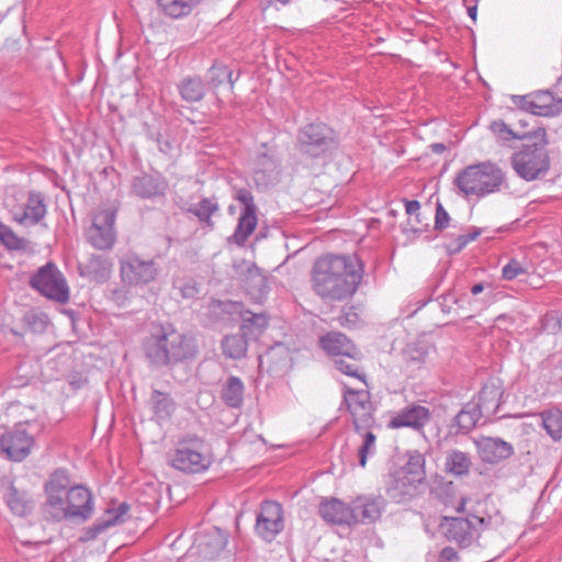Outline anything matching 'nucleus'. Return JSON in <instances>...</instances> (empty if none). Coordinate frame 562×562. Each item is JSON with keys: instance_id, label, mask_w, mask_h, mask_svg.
Listing matches in <instances>:
<instances>
[{"instance_id": "obj_1", "label": "nucleus", "mask_w": 562, "mask_h": 562, "mask_svg": "<svg viewBox=\"0 0 562 562\" xmlns=\"http://www.w3.org/2000/svg\"><path fill=\"white\" fill-rule=\"evenodd\" d=\"M363 272L362 261L356 255L328 254L313 265V289L324 300L344 301L357 292Z\"/></svg>"}, {"instance_id": "obj_2", "label": "nucleus", "mask_w": 562, "mask_h": 562, "mask_svg": "<svg viewBox=\"0 0 562 562\" xmlns=\"http://www.w3.org/2000/svg\"><path fill=\"white\" fill-rule=\"evenodd\" d=\"M143 348L146 358L156 367L176 364L194 357L196 352L193 340L170 323L154 325Z\"/></svg>"}, {"instance_id": "obj_3", "label": "nucleus", "mask_w": 562, "mask_h": 562, "mask_svg": "<svg viewBox=\"0 0 562 562\" xmlns=\"http://www.w3.org/2000/svg\"><path fill=\"white\" fill-rule=\"evenodd\" d=\"M453 183L464 198L476 200L507 188L505 172L490 160L463 168L456 176Z\"/></svg>"}, {"instance_id": "obj_4", "label": "nucleus", "mask_w": 562, "mask_h": 562, "mask_svg": "<svg viewBox=\"0 0 562 562\" xmlns=\"http://www.w3.org/2000/svg\"><path fill=\"white\" fill-rule=\"evenodd\" d=\"M469 503L470 501L463 497L456 508L458 513H468L467 517H446L448 520L447 538L464 548L474 543L483 530L497 528L504 522V518L498 510H495L494 515L484 516L481 515V503H477L479 508L473 512L468 508Z\"/></svg>"}, {"instance_id": "obj_5", "label": "nucleus", "mask_w": 562, "mask_h": 562, "mask_svg": "<svg viewBox=\"0 0 562 562\" xmlns=\"http://www.w3.org/2000/svg\"><path fill=\"white\" fill-rule=\"evenodd\" d=\"M527 140L528 143L513 154L510 161L513 169L521 179L532 181L546 175L550 168L546 130L539 127L532 131Z\"/></svg>"}, {"instance_id": "obj_6", "label": "nucleus", "mask_w": 562, "mask_h": 562, "mask_svg": "<svg viewBox=\"0 0 562 562\" xmlns=\"http://www.w3.org/2000/svg\"><path fill=\"white\" fill-rule=\"evenodd\" d=\"M170 464L183 473H202L212 464L205 440L196 435H187L178 440Z\"/></svg>"}, {"instance_id": "obj_7", "label": "nucleus", "mask_w": 562, "mask_h": 562, "mask_svg": "<svg viewBox=\"0 0 562 562\" xmlns=\"http://www.w3.org/2000/svg\"><path fill=\"white\" fill-rule=\"evenodd\" d=\"M70 476L64 469H57L45 483V515L54 521L68 520V487Z\"/></svg>"}, {"instance_id": "obj_8", "label": "nucleus", "mask_w": 562, "mask_h": 562, "mask_svg": "<svg viewBox=\"0 0 562 562\" xmlns=\"http://www.w3.org/2000/svg\"><path fill=\"white\" fill-rule=\"evenodd\" d=\"M119 263L121 281L130 288L143 289L159 276V267L154 259H144L135 252L125 254Z\"/></svg>"}, {"instance_id": "obj_9", "label": "nucleus", "mask_w": 562, "mask_h": 562, "mask_svg": "<svg viewBox=\"0 0 562 562\" xmlns=\"http://www.w3.org/2000/svg\"><path fill=\"white\" fill-rule=\"evenodd\" d=\"M30 284L42 295L58 303H66L69 300L67 281L53 262H47L41 267L31 278Z\"/></svg>"}, {"instance_id": "obj_10", "label": "nucleus", "mask_w": 562, "mask_h": 562, "mask_svg": "<svg viewBox=\"0 0 562 562\" xmlns=\"http://www.w3.org/2000/svg\"><path fill=\"white\" fill-rule=\"evenodd\" d=\"M300 150L311 157H321L335 146V133L324 123L303 126L297 135Z\"/></svg>"}, {"instance_id": "obj_11", "label": "nucleus", "mask_w": 562, "mask_h": 562, "mask_svg": "<svg viewBox=\"0 0 562 562\" xmlns=\"http://www.w3.org/2000/svg\"><path fill=\"white\" fill-rule=\"evenodd\" d=\"M116 211L113 209H101L93 216L92 225L88 229L90 244L100 250L112 249L115 239Z\"/></svg>"}, {"instance_id": "obj_12", "label": "nucleus", "mask_w": 562, "mask_h": 562, "mask_svg": "<svg viewBox=\"0 0 562 562\" xmlns=\"http://www.w3.org/2000/svg\"><path fill=\"white\" fill-rule=\"evenodd\" d=\"M284 529L283 508L273 501H265L256 518L255 531L265 541H272Z\"/></svg>"}, {"instance_id": "obj_13", "label": "nucleus", "mask_w": 562, "mask_h": 562, "mask_svg": "<svg viewBox=\"0 0 562 562\" xmlns=\"http://www.w3.org/2000/svg\"><path fill=\"white\" fill-rule=\"evenodd\" d=\"M234 198L243 205V210L233 237L238 245H244L257 226V206L248 189H238Z\"/></svg>"}, {"instance_id": "obj_14", "label": "nucleus", "mask_w": 562, "mask_h": 562, "mask_svg": "<svg viewBox=\"0 0 562 562\" xmlns=\"http://www.w3.org/2000/svg\"><path fill=\"white\" fill-rule=\"evenodd\" d=\"M514 103L521 110L538 116H553L562 109V101L549 91H539L530 95H514Z\"/></svg>"}, {"instance_id": "obj_15", "label": "nucleus", "mask_w": 562, "mask_h": 562, "mask_svg": "<svg viewBox=\"0 0 562 562\" xmlns=\"http://www.w3.org/2000/svg\"><path fill=\"white\" fill-rule=\"evenodd\" d=\"M344 398L352 416L355 430L360 431L362 428H369L374 422L369 393L363 390L352 391L347 389Z\"/></svg>"}, {"instance_id": "obj_16", "label": "nucleus", "mask_w": 562, "mask_h": 562, "mask_svg": "<svg viewBox=\"0 0 562 562\" xmlns=\"http://www.w3.org/2000/svg\"><path fill=\"white\" fill-rule=\"evenodd\" d=\"M280 162L276 156V151L262 145L261 151L258 153L254 165V180L257 187L268 188L278 181L280 173Z\"/></svg>"}, {"instance_id": "obj_17", "label": "nucleus", "mask_w": 562, "mask_h": 562, "mask_svg": "<svg viewBox=\"0 0 562 562\" xmlns=\"http://www.w3.org/2000/svg\"><path fill=\"white\" fill-rule=\"evenodd\" d=\"M68 521L85 522L93 514V496L83 485H71L68 487Z\"/></svg>"}, {"instance_id": "obj_18", "label": "nucleus", "mask_w": 562, "mask_h": 562, "mask_svg": "<svg viewBox=\"0 0 562 562\" xmlns=\"http://www.w3.org/2000/svg\"><path fill=\"white\" fill-rule=\"evenodd\" d=\"M34 439L26 430L16 427L0 438V447L7 457L15 462L24 460L33 447Z\"/></svg>"}, {"instance_id": "obj_19", "label": "nucleus", "mask_w": 562, "mask_h": 562, "mask_svg": "<svg viewBox=\"0 0 562 562\" xmlns=\"http://www.w3.org/2000/svg\"><path fill=\"white\" fill-rule=\"evenodd\" d=\"M47 213V205L41 192H30L23 206L12 210V218L20 225L38 224Z\"/></svg>"}, {"instance_id": "obj_20", "label": "nucleus", "mask_w": 562, "mask_h": 562, "mask_svg": "<svg viewBox=\"0 0 562 562\" xmlns=\"http://www.w3.org/2000/svg\"><path fill=\"white\" fill-rule=\"evenodd\" d=\"M318 514L328 524L331 525H356L357 514L352 510V506H348L346 503L330 498L319 503Z\"/></svg>"}, {"instance_id": "obj_21", "label": "nucleus", "mask_w": 562, "mask_h": 562, "mask_svg": "<svg viewBox=\"0 0 562 562\" xmlns=\"http://www.w3.org/2000/svg\"><path fill=\"white\" fill-rule=\"evenodd\" d=\"M168 182L161 175L143 173L133 178L131 190L134 195L143 200L164 196Z\"/></svg>"}, {"instance_id": "obj_22", "label": "nucleus", "mask_w": 562, "mask_h": 562, "mask_svg": "<svg viewBox=\"0 0 562 562\" xmlns=\"http://www.w3.org/2000/svg\"><path fill=\"white\" fill-rule=\"evenodd\" d=\"M503 386L496 379H491L482 386L474 403L486 418L497 414L503 396Z\"/></svg>"}, {"instance_id": "obj_23", "label": "nucleus", "mask_w": 562, "mask_h": 562, "mask_svg": "<svg viewBox=\"0 0 562 562\" xmlns=\"http://www.w3.org/2000/svg\"><path fill=\"white\" fill-rule=\"evenodd\" d=\"M430 419V412L422 405H411L401 409L390 422L393 428H423Z\"/></svg>"}, {"instance_id": "obj_24", "label": "nucleus", "mask_w": 562, "mask_h": 562, "mask_svg": "<svg viewBox=\"0 0 562 562\" xmlns=\"http://www.w3.org/2000/svg\"><path fill=\"white\" fill-rule=\"evenodd\" d=\"M476 446L480 458L486 463H497L509 458L514 451L510 443L499 438L484 437Z\"/></svg>"}, {"instance_id": "obj_25", "label": "nucleus", "mask_w": 562, "mask_h": 562, "mask_svg": "<svg viewBox=\"0 0 562 562\" xmlns=\"http://www.w3.org/2000/svg\"><path fill=\"white\" fill-rule=\"evenodd\" d=\"M384 506L382 497H358L352 504V510L357 514V524H371L378 520Z\"/></svg>"}, {"instance_id": "obj_26", "label": "nucleus", "mask_w": 562, "mask_h": 562, "mask_svg": "<svg viewBox=\"0 0 562 562\" xmlns=\"http://www.w3.org/2000/svg\"><path fill=\"white\" fill-rule=\"evenodd\" d=\"M418 484L396 470L390 474L386 492L394 502L402 503L414 495Z\"/></svg>"}, {"instance_id": "obj_27", "label": "nucleus", "mask_w": 562, "mask_h": 562, "mask_svg": "<svg viewBox=\"0 0 562 562\" xmlns=\"http://www.w3.org/2000/svg\"><path fill=\"white\" fill-rule=\"evenodd\" d=\"M3 499L11 513L19 517L30 515L34 508L32 497L25 491L18 490L12 483L8 486Z\"/></svg>"}, {"instance_id": "obj_28", "label": "nucleus", "mask_w": 562, "mask_h": 562, "mask_svg": "<svg viewBox=\"0 0 562 562\" xmlns=\"http://www.w3.org/2000/svg\"><path fill=\"white\" fill-rule=\"evenodd\" d=\"M79 269L82 277L95 282H105L111 274L112 261L109 257L93 255Z\"/></svg>"}, {"instance_id": "obj_29", "label": "nucleus", "mask_w": 562, "mask_h": 562, "mask_svg": "<svg viewBox=\"0 0 562 562\" xmlns=\"http://www.w3.org/2000/svg\"><path fill=\"white\" fill-rule=\"evenodd\" d=\"M240 319V333L249 340L258 339L268 326V316L261 312L243 311Z\"/></svg>"}, {"instance_id": "obj_30", "label": "nucleus", "mask_w": 562, "mask_h": 562, "mask_svg": "<svg viewBox=\"0 0 562 562\" xmlns=\"http://www.w3.org/2000/svg\"><path fill=\"white\" fill-rule=\"evenodd\" d=\"M203 0H156L160 12L173 20L189 16Z\"/></svg>"}, {"instance_id": "obj_31", "label": "nucleus", "mask_w": 562, "mask_h": 562, "mask_svg": "<svg viewBox=\"0 0 562 562\" xmlns=\"http://www.w3.org/2000/svg\"><path fill=\"white\" fill-rule=\"evenodd\" d=\"M321 347L328 355L339 358L355 353V345L344 334L329 333L321 338Z\"/></svg>"}, {"instance_id": "obj_32", "label": "nucleus", "mask_w": 562, "mask_h": 562, "mask_svg": "<svg viewBox=\"0 0 562 562\" xmlns=\"http://www.w3.org/2000/svg\"><path fill=\"white\" fill-rule=\"evenodd\" d=\"M149 405L151 407L154 418L158 423L168 420L176 409V404L172 397L168 393H164L158 390L153 391Z\"/></svg>"}, {"instance_id": "obj_33", "label": "nucleus", "mask_w": 562, "mask_h": 562, "mask_svg": "<svg viewBox=\"0 0 562 562\" xmlns=\"http://www.w3.org/2000/svg\"><path fill=\"white\" fill-rule=\"evenodd\" d=\"M244 392L243 381L238 376L231 375L223 385L221 397L227 406L239 408L244 402Z\"/></svg>"}, {"instance_id": "obj_34", "label": "nucleus", "mask_w": 562, "mask_h": 562, "mask_svg": "<svg viewBox=\"0 0 562 562\" xmlns=\"http://www.w3.org/2000/svg\"><path fill=\"white\" fill-rule=\"evenodd\" d=\"M178 90L184 101L199 102L205 94V85L200 77H187L179 82Z\"/></svg>"}, {"instance_id": "obj_35", "label": "nucleus", "mask_w": 562, "mask_h": 562, "mask_svg": "<svg viewBox=\"0 0 562 562\" xmlns=\"http://www.w3.org/2000/svg\"><path fill=\"white\" fill-rule=\"evenodd\" d=\"M249 339L240 334L227 335L222 340V350L226 358L241 359L246 356Z\"/></svg>"}, {"instance_id": "obj_36", "label": "nucleus", "mask_w": 562, "mask_h": 562, "mask_svg": "<svg viewBox=\"0 0 562 562\" xmlns=\"http://www.w3.org/2000/svg\"><path fill=\"white\" fill-rule=\"evenodd\" d=\"M542 426L553 441L562 439V411L553 407L541 414Z\"/></svg>"}, {"instance_id": "obj_37", "label": "nucleus", "mask_w": 562, "mask_h": 562, "mask_svg": "<svg viewBox=\"0 0 562 562\" xmlns=\"http://www.w3.org/2000/svg\"><path fill=\"white\" fill-rule=\"evenodd\" d=\"M471 459L468 453L460 450H452L446 457V471L456 476L468 474L471 468Z\"/></svg>"}, {"instance_id": "obj_38", "label": "nucleus", "mask_w": 562, "mask_h": 562, "mask_svg": "<svg viewBox=\"0 0 562 562\" xmlns=\"http://www.w3.org/2000/svg\"><path fill=\"white\" fill-rule=\"evenodd\" d=\"M360 437L357 456L360 467L364 468L369 458L376 453V436L368 428L356 431Z\"/></svg>"}, {"instance_id": "obj_39", "label": "nucleus", "mask_w": 562, "mask_h": 562, "mask_svg": "<svg viewBox=\"0 0 562 562\" xmlns=\"http://www.w3.org/2000/svg\"><path fill=\"white\" fill-rule=\"evenodd\" d=\"M397 471L413 482L422 483L425 480V459L417 451L411 452L407 462Z\"/></svg>"}, {"instance_id": "obj_40", "label": "nucleus", "mask_w": 562, "mask_h": 562, "mask_svg": "<svg viewBox=\"0 0 562 562\" xmlns=\"http://www.w3.org/2000/svg\"><path fill=\"white\" fill-rule=\"evenodd\" d=\"M481 417L485 415L474 403H469L456 416V424L460 430L468 432L475 427Z\"/></svg>"}, {"instance_id": "obj_41", "label": "nucleus", "mask_w": 562, "mask_h": 562, "mask_svg": "<svg viewBox=\"0 0 562 562\" xmlns=\"http://www.w3.org/2000/svg\"><path fill=\"white\" fill-rule=\"evenodd\" d=\"M217 210L218 204L215 199L204 198L196 204L192 205L189 209V212L194 214L200 220V222L212 225L211 217L215 212H217Z\"/></svg>"}, {"instance_id": "obj_42", "label": "nucleus", "mask_w": 562, "mask_h": 562, "mask_svg": "<svg viewBox=\"0 0 562 562\" xmlns=\"http://www.w3.org/2000/svg\"><path fill=\"white\" fill-rule=\"evenodd\" d=\"M0 241L9 250H24L27 240L18 236L13 229L0 221Z\"/></svg>"}, {"instance_id": "obj_43", "label": "nucleus", "mask_w": 562, "mask_h": 562, "mask_svg": "<svg viewBox=\"0 0 562 562\" xmlns=\"http://www.w3.org/2000/svg\"><path fill=\"white\" fill-rule=\"evenodd\" d=\"M429 353V346L425 342H412L406 346L403 351L404 359L407 363L420 366L424 363Z\"/></svg>"}, {"instance_id": "obj_44", "label": "nucleus", "mask_w": 562, "mask_h": 562, "mask_svg": "<svg viewBox=\"0 0 562 562\" xmlns=\"http://www.w3.org/2000/svg\"><path fill=\"white\" fill-rule=\"evenodd\" d=\"M128 510L130 506L126 503H121L116 508H108L98 520L106 530L110 527L124 522Z\"/></svg>"}, {"instance_id": "obj_45", "label": "nucleus", "mask_w": 562, "mask_h": 562, "mask_svg": "<svg viewBox=\"0 0 562 562\" xmlns=\"http://www.w3.org/2000/svg\"><path fill=\"white\" fill-rule=\"evenodd\" d=\"M490 130L501 142L512 139L526 140L530 136V133L519 134L514 132L503 120L493 121L490 125Z\"/></svg>"}, {"instance_id": "obj_46", "label": "nucleus", "mask_w": 562, "mask_h": 562, "mask_svg": "<svg viewBox=\"0 0 562 562\" xmlns=\"http://www.w3.org/2000/svg\"><path fill=\"white\" fill-rule=\"evenodd\" d=\"M357 355H358L357 349H355V353L335 358L334 359L335 368L348 376H355V378L361 379V376L359 374V366H358V362L356 359Z\"/></svg>"}, {"instance_id": "obj_47", "label": "nucleus", "mask_w": 562, "mask_h": 562, "mask_svg": "<svg viewBox=\"0 0 562 562\" xmlns=\"http://www.w3.org/2000/svg\"><path fill=\"white\" fill-rule=\"evenodd\" d=\"M205 544L210 547V550L205 554L214 555L223 551L227 544L226 535L218 528H214L207 535V541L200 543L199 546Z\"/></svg>"}, {"instance_id": "obj_48", "label": "nucleus", "mask_w": 562, "mask_h": 562, "mask_svg": "<svg viewBox=\"0 0 562 562\" xmlns=\"http://www.w3.org/2000/svg\"><path fill=\"white\" fill-rule=\"evenodd\" d=\"M232 71L221 65H215L211 67L209 70V85L216 89L218 86H221L225 80L229 82L231 89L233 88L234 80L232 79Z\"/></svg>"}, {"instance_id": "obj_49", "label": "nucleus", "mask_w": 562, "mask_h": 562, "mask_svg": "<svg viewBox=\"0 0 562 562\" xmlns=\"http://www.w3.org/2000/svg\"><path fill=\"white\" fill-rule=\"evenodd\" d=\"M542 329L548 333L555 335L562 330V316L558 312H548L541 319Z\"/></svg>"}, {"instance_id": "obj_50", "label": "nucleus", "mask_w": 562, "mask_h": 562, "mask_svg": "<svg viewBox=\"0 0 562 562\" xmlns=\"http://www.w3.org/2000/svg\"><path fill=\"white\" fill-rule=\"evenodd\" d=\"M481 235V229L474 228L472 232L468 234H463L458 236L454 244L449 245V251L459 252L461 251L469 243L475 240Z\"/></svg>"}, {"instance_id": "obj_51", "label": "nucleus", "mask_w": 562, "mask_h": 562, "mask_svg": "<svg viewBox=\"0 0 562 562\" xmlns=\"http://www.w3.org/2000/svg\"><path fill=\"white\" fill-rule=\"evenodd\" d=\"M525 272V268L518 260L510 259L509 262L503 267L502 276L505 280L510 281Z\"/></svg>"}, {"instance_id": "obj_52", "label": "nucleus", "mask_w": 562, "mask_h": 562, "mask_svg": "<svg viewBox=\"0 0 562 562\" xmlns=\"http://www.w3.org/2000/svg\"><path fill=\"white\" fill-rule=\"evenodd\" d=\"M173 285H175V288L179 289L182 297H184V299H191L198 294V288L193 280H188L186 282H182L181 284H178L175 281Z\"/></svg>"}, {"instance_id": "obj_53", "label": "nucleus", "mask_w": 562, "mask_h": 562, "mask_svg": "<svg viewBox=\"0 0 562 562\" xmlns=\"http://www.w3.org/2000/svg\"><path fill=\"white\" fill-rule=\"evenodd\" d=\"M450 216L441 203L436 206L435 228L441 231L448 226Z\"/></svg>"}, {"instance_id": "obj_54", "label": "nucleus", "mask_w": 562, "mask_h": 562, "mask_svg": "<svg viewBox=\"0 0 562 562\" xmlns=\"http://www.w3.org/2000/svg\"><path fill=\"white\" fill-rule=\"evenodd\" d=\"M103 531H105V528L102 526L100 520H97L91 527L85 529L81 539L83 541L93 540Z\"/></svg>"}, {"instance_id": "obj_55", "label": "nucleus", "mask_w": 562, "mask_h": 562, "mask_svg": "<svg viewBox=\"0 0 562 562\" xmlns=\"http://www.w3.org/2000/svg\"><path fill=\"white\" fill-rule=\"evenodd\" d=\"M405 211L409 216L414 217L416 223H420V203L417 200L406 201Z\"/></svg>"}, {"instance_id": "obj_56", "label": "nucleus", "mask_w": 562, "mask_h": 562, "mask_svg": "<svg viewBox=\"0 0 562 562\" xmlns=\"http://www.w3.org/2000/svg\"><path fill=\"white\" fill-rule=\"evenodd\" d=\"M438 562H459L458 552L451 547H446L440 551Z\"/></svg>"}, {"instance_id": "obj_57", "label": "nucleus", "mask_w": 562, "mask_h": 562, "mask_svg": "<svg viewBox=\"0 0 562 562\" xmlns=\"http://www.w3.org/2000/svg\"><path fill=\"white\" fill-rule=\"evenodd\" d=\"M483 290H484V285H483V283H476V284H474V285L471 288V293H472L473 295H477V294L482 293V292H483Z\"/></svg>"}, {"instance_id": "obj_58", "label": "nucleus", "mask_w": 562, "mask_h": 562, "mask_svg": "<svg viewBox=\"0 0 562 562\" xmlns=\"http://www.w3.org/2000/svg\"><path fill=\"white\" fill-rule=\"evenodd\" d=\"M357 315L356 314H346L345 316L340 317V324H346V323H352L355 322L353 318H356Z\"/></svg>"}, {"instance_id": "obj_59", "label": "nucleus", "mask_w": 562, "mask_h": 562, "mask_svg": "<svg viewBox=\"0 0 562 562\" xmlns=\"http://www.w3.org/2000/svg\"><path fill=\"white\" fill-rule=\"evenodd\" d=\"M468 14H469V16H470L473 21H475V20H476V14H477V8H476V5L469 7V8H468Z\"/></svg>"}, {"instance_id": "obj_60", "label": "nucleus", "mask_w": 562, "mask_h": 562, "mask_svg": "<svg viewBox=\"0 0 562 562\" xmlns=\"http://www.w3.org/2000/svg\"><path fill=\"white\" fill-rule=\"evenodd\" d=\"M519 124H520L521 126H527V125H528V123L526 122V120H519Z\"/></svg>"}, {"instance_id": "obj_61", "label": "nucleus", "mask_w": 562, "mask_h": 562, "mask_svg": "<svg viewBox=\"0 0 562 562\" xmlns=\"http://www.w3.org/2000/svg\"><path fill=\"white\" fill-rule=\"evenodd\" d=\"M436 147H437V149H440V148H443V145H441V144H440V145H439V144H437V145H436Z\"/></svg>"}, {"instance_id": "obj_62", "label": "nucleus", "mask_w": 562, "mask_h": 562, "mask_svg": "<svg viewBox=\"0 0 562 562\" xmlns=\"http://www.w3.org/2000/svg\"><path fill=\"white\" fill-rule=\"evenodd\" d=\"M436 147H437V149H440V148H443V145H441V144H440V145H439V144H437V145H436Z\"/></svg>"}, {"instance_id": "obj_63", "label": "nucleus", "mask_w": 562, "mask_h": 562, "mask_svg": "<svg viewBox=\"0 0 562 562\" xmlns=\"http://www.w3.org/2000/svg\"><path fill=\"white\" fill-rule=\"evenodd\" d=\"M503 318H504V316H503V315H501V316H498V317H497V321H501V319H503Z\"/></svg>"}]
</instances>
